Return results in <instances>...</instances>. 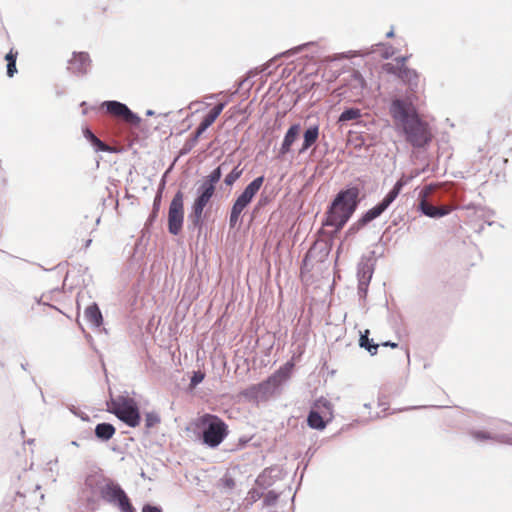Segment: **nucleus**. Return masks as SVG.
I'll return each mask as SVG.
<instances>
[{
    "instance_id": "obj_1",
    "label": "nucleus",
    "mask_w": 512,
    "mask_h": 512,
    "mask_svg": "<svg viewBox=\"0 0 512 512\" xmlns=\"http://www.w3.org/2000/svg\"><path fill=\"white\" fill-rule=\"evenodd\" d=\"M389 110L392 118L400 123L405 140L414 148H422L432 141L429 124L420 118L411 102L394 99Z\"/></svg>"
},
{
    "instance_id": "obj_2",
    "label": "nucleus",
    "mask_w": 512,
    "mask_h": 512,
    "mask_svg": "<svg viewBox=\"0 0 512 512\" xmlns=\"http://www.w3.org/2000/svg\"><path fill=\"white\" fill-rule=\"evenodd\" d=\"M359 193V188L356 186L340 190L327 209L323 225L332 226L335 228V233L339 232L356 211Z\"/></svg>"
},
{
    "instance_id": "obj_3",
    "label": "nucleus",
    "mask_w": 512,
    "mask_h": 512,
    "mask_svg": "<svg viewBox=\"0 0 512 512\" xmlns=\"http://www.w3.org/2000/svg\"><path fill=\"white\" fill-rule=\"evenodd\" d=\"M109 411L130 427H136L140 422V413L134 399L126 396L111 398L107 403Z\"/></svg>"
},
{
    "instance_id": "obj_4",
    "label": "nucleus",
    "mask_w": 512,
    "mask_h": 512,
    "mask_svg": "<svg viewBox=\"0 0 512 512\" xmlns=\"http://www.w3.org/2000/svg\"><path fill=\"white\" fill-rule=\"evenodd\" d=\"M203 443L210 448L219 446L228 434V427L218 416L206 414L202 417Z\"/></svg>"
},
{
    "instance_id": "obj_5",
    "label": "nucleus",
    "mask_w": 512,
    "mask_h": 512,
    "mask_svg": "<svg viewBox=\"0 0 512 512\" xmlns=\"http://www.w3.org/2000/svg\"><path fill=\"white\" fill-rule=\"evenodd\" d=\"M215 189L201 183L196 190V198L192 205V211L188 215V229L201 230L203 226V211L213 197Z\"/></svg>"
},
{
    "instance_id": "obj_6",
    "label": "nucleus",
    "mask_w": 512,
    "mask_h": 512,
    "mask_svg": "<svg viewBox=\"0 0 512 512\" xmlns=\"http://www.w3.org/2000/svg\"><path fill=\"white\" fill-rule=\"evenodd\" d=\"M101 498L121 512H136L126 492L118 483L108 481L100 489Z\"/></svg>"
},
{
    "instance_id": "obj_7",
    "label": "nucleus",
    "mask_w": 512,
    "mask_h": 512,
    "mask_svg": "<svg viewBox=\"0 0 512 512\" xmlns=\"http://www.w3.org/2000/svg\"><path fill=\"white\" fill-rule=\"evenodd\" d=\"M410 178H406L402 176L397 182L394 184L393 188L385 195V197L374 207L367 210L360 217V224H365V226L379 217L398 197L402 188L408 183Z\"/></svg>"
},
{
    "instance_id": "obj_8",
    "label": "nucleus",
    "mask_w": 512,
    "mask_h": 512,
    "mask_svg": "<svg viewBox=\"0 0 512 512\" xmlns=\"http://www.w3.org/2000/svg\"><path fill=\"white\" fill-rule=\"evenodd\" d=\"M226 103H218L216 104L209 113L203 118L201 123L196 129L195 134L188 139L180 150V155L188 154L197 144L199 137L215 122L218 116L221 114L223 109L225 108Z\"/></svg>"
},
{
    "instance_id": "obj_9",
    "label": "nucleus",
    "mask_w": 512,
    "mask_h": 512,
    "mask_svg": "<svg viewBox=\"0 0 512 512\" xmlns=\"http://www.w3.org/2000/svg\"><path fill=\"white\" fill-rule=\"evenodd\" d=\"M332 418L331 403L326 399H319L314 403L307 416V424L310 428L322 430Z\"/></svg>"
},
{
    "instance_id": "obj_10",
    "label": "nucleus",
    "mask_w": 512,
    "mask_h": 512,
    "mask_svg": "<svg viewBox=\"0 0 512 512\" xmlns=\"http://www.w3.org/2000/svg\"><path fill=\"white\" fill-rule=\"evenodd\" d=\"M184 222V204L183 193L178 191L169 205L168 211V231L176 236L180 233Z\"/></svg>"
},
{
    "instance_id": "obj_11",
    "label": "nucleus",
    "mask_w": 512,
    "mask_h": 512,
    "mask_svg": "<svg viewBox=\"0 0 512 512\" xmlns=\"http://www.w3.org/2000/svg\"><path fill=\"white\" fill-rule=\"evenodd\" d=\"M102 107L108 114L119 117L133 126H138L141 123V118L122 102L107 100L102 103Z\"/></svg>"
},
{
    "instance_id": "obj_12",
    "label": "nucleus",
    "mask_w": 512,
    "mask_h": 512,
    "mask_svg": "<svg viewBox=\"0 0 512 512\" xmlns=\"http://www.w3.org/2000/svg\"><path fill=\"white\" fill-rule=\"evenodd\" d=\"M373 265L370 260H361L357 266L358 278V294L360 297H365L368 291V286L373 275Z\"/></svg>"
},
{
    "instance_id": "obj_13",
    "label": "nucleus",
    "mask_w": 512,
    "mask_h": 512,
    "mask_svg": "<svg viewBox=\"0 0 512 512\" xmlns=\"http://www.w3.org/2000/svg\"><path fill=\"white\" fill-rule=\"evenodd\" d=\"M68 64V69L71 73L83 76L90 70L91 59L87 52H74Z\"/></svg>"
},
{
    "instance_id": "obj_14",
    "label": "nucleus",
    "mask_w": 512,
    "mask_h": 512,
    "mask_svg": "<svg viewBox=\"0 0 512 512\" xmlns=\"http://www.w3.org/2000/svg\"><path fill=\"white\" fill-rule=\"evenodd\" d=\"M264 182V176H259L253 179L243 190V192L236 198V201L241 205L247 207L254 196L257 194Z\"/></svg>"
},
{
    "instance_id": "obj_15",
    "label": "nucleus",
    "mask_w": 512,
    "mask_h": 512,
    "mask_svg": "<svg viewBox=\"0 0 512 512\" xmlns=\"http://www.w3.org/2000/svg\"><path fill=\"white\" fill-rule=\"evenodd\" d=\"M293 363L287 362L281 366L274 374H272L265 382L260 384L261 388H265L267 385L273 387L279 386L283 381L287 380L293 369Z\"/></svg>"
},
{
    "instance_id": "obj_16",
    "label": "nucleus",
    "mask_w": 512,
    "mask_h": 512,
    "mask_svg": "<svg viewBox=\"0 0 512 512\" xmlns=\"http://www.w3.org/2000/svg\"><path fill=\"white\" fill-rule=\"evenodd\" d=\"M301 130L299 123L291 125L286 131L282 144L279 149V155L284 156L291 151L293 143L297 140Z\"/></svg>"
},
{
    "instance_id": "obj_17",
    "label": "nucleus",
    "mask_w": 512,
    "mask_h": 512,
    "mask_svg": "<svg viewBox=\"0 0 512 512\" xmlns=\"http://www.w3.org/2000/svg\"><path fill=\"white\" fill-rule=\"evenodd\" d=\"M348 88L351 91V96L355 98L363 96V91L366 88V81L359 71L354 70L352 72L348 81Z\"/></svg>"
},
{
    "instance_id": "obj_18",
    "label": "nucleus",
    "mask_w": 512,
    "mask_h": 512,
    "mask_svg": "<svg viewBox=\"0 0 512 512\" xmlns=\"http://www.w3.org/2000/svg\"><path fill=\"white\" fill-rule=\"evenodd\" d=\"M398 77L409 86L410 90L415 91L419 84V74L415 69L407 66L398 68Z\"/></svg>"
},
{
    "instance_id": "obj_19",
    "label": "nucleus",
    "mask_w": 512,
    "mask_h": 512,
    "mask_svg": "<svg viewBox=\"0 0 512 512\" xmlns=\"http://www.w3.org/2000/svg\"><path fill=\"white\" fill-rule=\"evenodd\" d=\"M84 318L92 327H100L103 324L102 312L97 303L93 302L84 310Z\"/></svg>"
},
{
    "instance_id": "obj_20",
    "label": "nucleus",
    "mask_w": 512,
    "mask_h": 512,
    "mask_svg": "<svg viewBox=\"0 0 512 512\" xmlns=\"http://www.w3.org/2000/svg\"><path fill=\"white\" fill-rule=\"evenodd\" d=\"M433 187L431 185L426 186L420 193L419 196L421 197V200L418 205V209L423 213L425 216L429 218H437L436 214V207L428 203L427 197L429 193L432 191Z\"/></svg>"
},
{
    "instance_id": "obj_21",
    "label": "nucleus",
    "mask_w": 512,
    "mask_h": 512,
    "mask_svg": "<svg viewBox=\"0 0 512 512\" xmlns=\"http://www.w3.org/2000/svg\"><path fill=\"white\" fill-rule=\"evenodd\" d=\"M319 125H312L308 127L303 134V142L298 153H305L318 139Z\"/></svg>"
},
{
    "instance_id": "obj_22",
    "label": "nucleus",
    "mask_w": 512,
    "mask_h": 512,
    "mask_svg": "<svg viewBox=\"0 0 512 512\" xmlns=\"http://www.w3.org/2000/svg\"><path fill=\"white\" fill-rule=\"evenodd\" d=\"M84 137L91 143L96 152H110L109 145L101 141L89 128L83 130Z\"/></svg>"
},
{
    "instance_id": "obj_23",
    "label": "nucleus",
    "mask_w": 512,
    "mask_h": 512,
    "mask_svg": "<svg viewBox=\"0 0 512 512\" xmlns=\"http://www.w3.org/2000/svg\"><path fill=\"white\" fill-rule=\"evenodd\" d=\"M115 433V427L110 423H99L95 427V436L103 441L109 440Z\"/></svg>"
},
{
    "instance_id": "obj_24",
    "label": "nucleus",
    "mask_w": 512,
    "mask_h": 512,
    "mask_svg": "<svg viewBox=\"0 0 512 512\" xmlns=\"http://www.w3.org/2000/svg\"><path fill=\"white\" fill-rule=\"evenodd\" d=\"M369 331L365 330L364 333H361L360 339H359V345L360 347L367 350L371 356H374L377 354L379 344H375L373 339L369 338Z\"/></svg>"
},
{
    "instance_id": "obj_25",
    "label": "nucleus",
    "mask_w": 512,
    "mask_h": 512,
    "mask_svg": "<svg viewBox=\"0 0 512 512\" xmlns=\"http://www.w3.org/2000/svg\"><path fill=\"white\" fill-rule=\"evenodd\" d=\"M274 468H266L257 478H256V484L262 488L267 489L270 486L273 485L274 480L271 476L272 472L274 471Z\"/></svg>"
},
{
    "instance_id": "obj_26",
    "label": "nucleus",
    "mask_w": 512,
    "mask_h": 512,
    "mask_svg": "<svg viewBox=\"0 0 512 512\" xmlns=\"http://www.w3.org/2000/svg\"><path fill=\"white\" fill-rule=\"evenodd\" d=\"M226 163H222L218 167H216L203 181L202 183L212 187L215 189L216 184L220 181L222 177V170Z\"/></svg>"
},
{
    "instance_id": "obj_27",
    "label": "nucleus",
    "mask_w": 512,
    "mask_h": 512,
    "mask_svg": "<svg viewBox=\"0 0 512 512\" xmlns=\"http://www.w3.org/2000/svg\"><path fill=\"white\" fill-rule=\"evenodd\" d=\"M362 116L359 108H347L338 117V123L343 124L345 122L359 119Z\"/></svg>"
},
{
    "instance_id": "obj_28",
    "label": "nucleus",
    "mask_w": 512,
    "mask_h": 512,
    "mask_svg": "<svg viewBox=\"0 0 512 512\" xmlns=\"http://www.w3.org/2000/svg\"><path fill=\"white\" fill-rule=\"evenodd\" d=\"M165 186V180H162V184L153 200V210H152V213L151 215L149 216V221L152 222L156 219L157 217V213L160 209V205H161V200H162V190Z\"/></svg>"
},
{
    "instance_id": "obj_29",
    "label": "nucleus",
    "mask_w": 512,
    "mask_h": 512,
    "mask_svg": "<svg viewBox=\"0 0 512 512\" xmlns=\"http://www.w3.org/2000/svg\"><path fill=\"white\" fill-rule=\"evenodd\" d=\"M242 175V170L237 167H235L234 169H232V171L226 175L225 179H224V183L227 185V186H231L233 185Z\"/></svg>"
},
{
    "instance_id": "obj_30",
    "label": "nucleus",
    "mask_w": 512,
    "mask_h": 512,
    "mask_svg": "<svg viewBox=\"0 0 512 512\" xmlns=\"http://www.w3.org/2000/svg\"><path fill=\"white\" fill-rule=\"evenodd\" d=\"M160 423V416L156 412H148L145 415V427L150 429Z\"/></svg>"
},
{
    "instance_id": "obj_31",
    "label": "nucleus",
    "mask_w": 512,
    "mask_h": 512,
    "mask_svg": "<svg viewBox=\"0 0 512 512\" xmlns=\"http://www.w3.org/2000/svg\"><path fill=\"white\" fill-rule=\"evenodd\" d=\"M278 498L279 494L274 490H270L264 496L263 505L267 507L274 506L277 503Z\"/></svg>"
},
{
    "instance_id": "obj_32",
    "label": "nucleus",
    "mask_w": 512,
    "mask_h": 512,
    "mask_svg": "<svg viewBox=\"0 0 512 512\" xmlns=\"http://www.w3.org/2000/svg\"><path fill=\"white\" fill-rule=\"evenodd\" d=\"M470 434H471L472 438H474L475 440H479V441L494 439V435L487 431L473 430V431H471Z\"/></svg>"
},
{
    "instance_id": "obj_33",
    "label": "nucleus",
    "mask_w": 512,
    "mask_h": 512,
    "mask_svg": "<svg viewBox=\"0 0 512 512\" xmlns=\"http://www.w3.org/2000/svg\"><path fill=\"white\" fill-rule=\"evenodd\" d=\"M204 377H205L204 373L201 372L200 370L194 371L193 375L190 379V387L191 388L196 387L198 384H200L204 380Z\"/></svg>"
},
{
    "instance_id": "obj_34",
    "label": "nucleus",
    "mask_w": 512,
    "mask_h": 512,
    "mask_svg": "<svg viewBox=\"0 0 512 512\" xmlns=\"http://www.w3.org/2000/svg\"><path fill=\"white\" fill-rule=\"evenodd\" d=\"M220 485L226 490H232L235 487V481L231 476L225 475L220 479Z\"/></svg>"
},
{
    "instance_id": "obj_35",
    "label": "nucleus",
    "mask_w": 512,
    "mask_h": 512,
    "mask_svg": "<svg viewBox=\"0 0 512 512\" xmlns=\"http://www.w3.org/2000/svg\"><path fill=\"white\" fill-rule=\"evenodd\" d=\"M264 496L263 492L259 489L252 488L248 492V499L251 501V503H255L259 499H261Z\"/></svg>"
},
{
    "instance_id": "obj_36",
    "label": "nucleus",
    "mask_w": 512,
    "mask_h": 512,
    "mask_svg": "<svg viewBox=\"0 0 512 512\" xmlns=\"http://www.w3.org/2000/svg\"><path fill=\"white\" fill-rule=\"evenodd\" d=\"M365 226V224H360V218L354 222L353 224H351V226L348 228V230L346 231V235L347 236H351V235H354L356 234L359 230H361L363 227Z\"/></svg>"
},
{
    "instance_id": "obj_37",
    "label": "nucleus",
    "mask_w": 512,
    "mask_h": 512,
    "mask_svg": "<svg viewBox=\"0 0 512 512\" xmlns=\"http://www.w3.org/2000/svg\"><path fill=\"white\" fill-rule=\"evenodd\" d=\"M311 43H304V44H301L299 46H296L292 49H289L287 50L286 52L282 53L281 55H294L300 51H302L303 49H305L307 46H309Z\"/></svg>"
},
{
    "instance_id": "obj_38",
    "label": "nucleus",
    "mask_w": 512,
    "mask_h": 512,
    "mask_svg": "<svg viewBox=\"0 0 512 512\" xmlns=\"http://www.w3.org/2000/svg\"><path fill=\"white\" fill-rule=\"evenodd\" d=\"M239 217H240V214L235 213V212H233V211H230V216H229V226H230L231 228H234V227L237 225V223H238V221H239Z\"/></svg>"
},
{
    "instance_id": "obj_39",
    "label": "nucleus",
    "mask_w": 512,
    "mask_h": 512,
    "mask_svg": "<svg viewBox=\"0 0 512 512\" xmlns=\"http://www.w3.org/2000/svg\"><path fill=\"white\" fill-rule=\"evenodd\" d=\"M142 512H162V508L157 505L145 504L142 508Z\"/></svg>"
},
{
    "instance_id": "obj_40",
    "label": "nucleus",
    "mask_w": 512,
    "mask_h": 512,
    "mask_svg": "<svg viewBox=\"0 0 512 512\" xmlns=\"http://www.w3.org/2000/svg\"><path fill=\"white\" fill-rule=\"evenodd\" d=\"M7 76L12 78L17 73L16 62L7 63Z\"/></svg>"
},
{
    "instance_id": "obj_41",
    "label": "nucleus",
    "mask_w": 512,
    "mask_h": 512,
    "mask_svg": "<svg viewBox=\"0 0 512 512\" xmlns=\"http://www.w3.org/2000/svg\"><path fill=\"white\" fill-rule=\"evenodd\" d=\"M450 213V208L447 206L436 207L437 218L446 216Z\"/></svg>"
},
{
    "instance_id": "obj_42",
    "label": "nucleus",
    "mask_w": 512,
    "mask_h": 512,
    "mask_svg": "<svg viewBox=\"0 0 512 512\" xmlns=\"http://www.w3.org/2000/svg\"><path fill=\"white\" fill-rule=\"evenodd\" d=\"M17 55V52H13V50H10L9 53L6 54L5 60L7 61V63L16 62Z\"/></svg>"
},
{
    "instance_id": "obj_43",
    "label": "nucleus",
    "mask_w": 512,
    "mask_h": 512,
    "mask_svg": "<svg viewBox=\"0 0 512 512\" xmlns=\"http://www.w3.org/2000/svg\"><path fill=\"white\" fill-rule=\"evenodd\" d=\"M246 207L241 205L240 203H238L236 200L235 202L233 203L232 205V208H231V211L235 212V213H238L241 215L242 211L245 209Z\"/></svg>"
},
{
    "instance_id": "obj_44",
    "label": "nucleus",
    "mask_w": 512,
    "mask_h": 512,
    "mask_svg": "<svg viewBox=\"0 0 512 512\" xmlns=\"http://www.w3.org/2000/svg\"><path fill=\"white\" fill-rule=\"evenodd\" d=\"M407 59H408L407 56H400V57H397L395 59V61L399 64V67H403V66H406L405 63H406Z\"/></svg>"
},
{
    "instance_id": "obj_45",
    "label": "nucleus",
    "mask_w": 512,
    "mask_h": 512,
    "mask_svg": "<svg viewBox=\"0 0 512 512\" xmlns=\"http://www.w3.org/2000/svg\"><path fill=\"white\" fill-rule=\"evenodd\" d=\"M382 346H384V347L396 348V347L398 346V344H397V343H395V342L386 341V342H383V343H382Z\"/></svg>"
},
{
    "instance_id": "obj_46",
    "label": "nucleus",
    "mask_w": 512,
    "mask_h": 512,
    "mask_svg": "<svg viewBox=\"0 0 512 512\" xmlns=\"http://www.w3.org/2000/svg\"><path fill=\"white\" fill-rule=\"evenodd\" d=\"M249 440H250L249 438L241 437V438H239V443L241 445H244V444H247L249 442Z\"/></svg>"
},
{
    "instance_id": "obj_47",
    "label": "nucleus",
    "mask_w": 512,
    "mask_h": 512,
    "mask_svg": "<svg viewBox=\"0 0 512 512\" xmlns=\"http://www.w3.org/2000/svg\"><path fill=\"white\" fill-rule=\"evenodd\" d=\"M393 36H394V30H393V28H392L389 32H387V33H386V37H387V38H391V37H393Z\"/></svg>"
},
{
    "instance_id": "obj_48",
    "label": "nucleus",
    "mask_w": 512,
    "mask_h": 512,
    "mask_svg": "<svg viewBox=\"0 0 512 512\" xmlns=\"http://www.w3.org/2000/svg\"><path fill=\"white\" fill-rule=\"evenodd\" d=\"M146 115L147 116H153L154 115V111L153 110H147L146 111Z\"/></svg>"
},
{
    "instance_id": "obj_49",
    "label": "nucleus",
    "mask_w": 512,
    "mask_h": 512,
    "mask_svg": "<svg viewBox=\"0 0 512 512\" xmlns=\"http://www.w3.org/2000/svg\"><path fill=\"white\" fill-rule=\"evenodd\" d=\"M425 406H412V407H409L407 408V410L409 409H420V408H424Z\"/></svg>"
},
{
    "instance_id": "obj_50",
    "label": "nucleus",
    "mask_w": 512,
    "mask_h": 512,
    "mask_svg": "<svg viewBox=\"0 0 512 512\" xmlns=\"http://www.w3.org/2000/svg\"><path fill=\"white\" fill-rule=\"evenodd\" d=\"M71 445H73V446H79V445H81V444H80L79 442H77V441H72V442H71Z\"/></svg>"
},
{
    "instance_id": "obj_51",
    "label": "nucleus",
    "mask_w": 512,
    "mask_h": 512,
    "mask_svg": "<svg viewBox=\"0 0 512 512\" xmlns=\"http://www.w3.org/2000/svg\"><path fill=\"white\" fill-rule=\"evenodd\" d=\"M26 366H27V364H21V368H22L23 370H26V369H27V368H26Z\"/></svg>"
},
{
    "instance_id": "obj_52",
    "label": "nucleus",
    "mask_w": 512,
    "mask_h": 512,
    "mask_svg": "<svg viewBox=\"0 0 512 512\" xmlns=\"http://www.w3.org/2000/svg\"><path fill=\"white\" fill-rule=\"evenodd\" d=\"M84 105H86V102H85V101H82V102H81V104H80V106H84Z\"/></svg>"
},
{
    "instance_id": "obj_53",
    "label": "nucleus",
    "mask_w": 512,
    "mask_h": 512,
    "mask_svg": "<svg viewBox=\"0 0 512 512\" xmlns=\"http://www.w3.org/2000/svg\"><path fill=\"white\" fill-rule=\"evenodd\" d=\"M33 441H34V440H29V441H28V444H29V445L33 444Z\"/></svg>"
},
{
    "instance_id": "obj_54",
    "label": "nucleus",
    "mask_w": 512,
    "mask_h": 512,
    "mask_svg": "<svg viewBox=\"0 0 512 512\" xmlns=\"http://www.w3.org/2000/svg\"><path fill=\"white\" fill-rule=\"evenodd\" d=\"M90 243H91V240H88L86 243V246L90 245Z\"/></svg>"
}]
</instances>
